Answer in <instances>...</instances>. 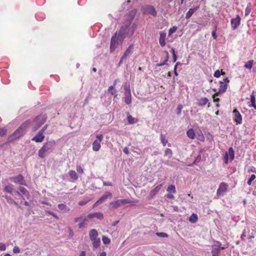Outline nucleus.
<instances>
[{
  "instance_id": "nucleus-59",
  "label": "nucleus",
  "mask_w": 256,
  "mask_h": 256,
  "mask_svg": "<svg viewBox=\"0 0 256 256\" xmlns=\"http://www.w3.org/2000/svg\"><path fill=\"white\" fill-rule=\"evenodd\" d=\"M96 138L98 139V141L100 142L104 138V136L102 134H98L96 136Z\"/></svg>"
},
{
  "instance_id": "nucleus-10",
  "label": "nucleus",
  "mask_w": 256,
  "mask_h": 256,
  "mask_svg": "<svg viewBox=\"0 0 256 256\" xmlns=\"http://www.w3.org/2000/svg\"><path fill=\"white\" fill-rule=\"evenodd\" d=\"M234 158V152L232 148H230L228 152H225V164L228 163V160L232 162Z\"/></svg>"
},
{
  "instance_id": "nucleus-37",
  "label": "nucleus",
  "mask_w": 256,
  "mask_h": 256,
  "mask_svg": "<svg viewBox=\"0 0 256 256\" xmlns=\"http://www.w3.org/2000/svg\"><path fill=\"white\" fill-rule=\"evenodd\" d=\"M160 139L161 142L162 144L164 146H165L168 142V140L166 139L165 136L162 134H160Z\"/></svg>"
},
{
  "instance_id": "nucleus-29",
  "label": "nucleus",
  "mask_w": 256,
  "mask_h": 256,
  "mask_svg": "<svg viewBox=\"0 0 256 256\" xmlns=\"http://www.w3.org/2000/svg\"><path fill=\"white\" fill-rule=\"evenodd\" d=\"M108 90L109 93L114 96V98H116L117 96V92L115 89V88H114V86H110Z\"/></svg>"
},
{
  "instance_id": "nucleus-44",
  "label": "nucleus",
  "mask_w": 256,
  "mask_h": 256,
  "mask_svg": "<svg viewBox=\"0 0 256 256\" xmlns=\"http://www.w3.org/2000/svg\"><path fill=\"white\" fill-rule=\"evenodd\" d=\"M250 104H256V98L254 96V92L252 91V94L250 96Z\"/></svg>"
},
{
  "instance_id": "nucleus-64",
  "label": "nucleus",
  "mask_w": 256,
  "mask_h": 256,
  "mask_svg": "<svg viewBox=\"0 0 256 256\" xmlns=\"http://www.w3.org/2000/svg\"><path fill=\"white\" fill-rule=\"evenodd\" d=\"M85 224H86L84 222H80L78 224V228L80 229V228H84L86 226Z\"/></svg>"
},
{
  "instance_id": "nucleus-21",
  "label": "nucleus",
  "mask_w": 256,
  "mask_h": 256,
  "mask_svg": "<svg viewBox=\"0 0 256 256\" xmlns=\"http://www.w3.org/2000/svg\"><path fill=\"white\" fill-rule=\"evenodd\" d=\"M162 186V184H160L158 186H156L152 190L150 193V196L151 198H152L160 190Z\"/></svg>"
},
{
  "instance_id": "nucleus-48",
  "label": "nucleus",
  "mask_w": 256,
  "mask_h": 256,
  "mask_svg": "<svg viewBox=\"0 0 256 256\" xmlns=\"http://www.w3.org/2000/svg\"><path fill=\"white\" fill-rule=\"evenodd\" d=\"M221 74H224V72H222V70H221V72L219 70H216L214 73V76L216 78H219Z\"/></svg>"
},
{
  "instance_id": "nucleus-62",
  "label": "nucleus",
  "mask_w": 256,
  "mask_h": 256,
  "mask_svg": "<svg viewBox=\"0 0 256 256\" xmlns=\"http://www.w3.org/2000/svg\"><path fill=\"white\" fill-rule=\"evenodd\" d=\"M82 216H80L78 217H76L74 218V222H82Z\"/></svg>"
},
{
  "instance_id": "nucleus-52",
  "label": "nucleus",
  "mask_w": 256,
  "mask_h": 256,
  "mask_svg": "<svg viewBox=\"0 0 256 256\" xmlns=\"http://www.w3.org/2000/svg\"><path fill=\"white\" fill-rule=\"evenodd\" d=\"M177 26H173L172 28H170L168 30V36H170L174 32L177 30Z\"/></svg>"
},
{
  "instance_id": "nucleus-16",
  "label": "nucleus",
  "mask_w": 256,
  "mask_h": 256,
  "mask_svg": "<svg viewBox=\"0 0 256 256\" xmlns=\"http://www.w3.org/2000/svg\"><path fill=\"white\" fill-rule=\"evenodd\" d=\"M146 11L148 14H151L154 16H156L157 12L156 8L151 5H148L146 6Z\"/></svg>"
},
{
  "instance_id": "nucleus-61",
  "label": "nucleus",
  "mask_w": 256,
  "mask_h": 256,
  "mask_svg": "<svg viewBox=\"0 0 256 256\" xmlns=\"http://www.w3.org/2000/svg\"><path fill=\"white\" fill-rule=\"evenodd\" d=\"M136 14V10H132L131 12H130L128 14L129 16H130L129 19L130 18H134Z\"/></svg>"
},
{
  "instance_id": "nucleus-57",
  "label": "nucleus",
  "mask_w": 256,
  "mask_h": 256,
  "mask_svg": "<svg viewBox=\"0 0 256 256\" xmlns=\"http://www.w3.org/2000/svg\"><path fill=\"white\" fill-rule=\"evenodd\" d=\"M183 106L182 104H179L178 106L176 108V114L179 115L181 114Z\"/></svg>"
},
{
  "instance_id": "nucleus-56",
  "label": "nucleus",
  "mask_w": 256,
  "mask_h": 256,
  "mask_svg": "<svg viewBox=\"0 0 256 256\" xmlns=\"http://www.w3.org/2000/svg\"><path fill=\"white\" fill-rule=\"evenodd\" d=\"M76 170L80 174H82L84 173V169L80 165L76 166Z\"/></svg>"
},
{
  "instance_id": "nucleus-5",
  "label": "nucleus",
  "mask_w": 256,
  "mask_h": 256,
  "mask_svg": "<svg viewBox=\"0 0 256 256\" xmlns=\"http://www.w3.org/2000/svg\"><path fill=\"white\" fill-rule=\"evenodd\" d=\"M46 122V118L42 116H37L34 121H32L34 122V124L32 126V130L33 131H36L39 128H40Z\"/></svg>"
},
{
  "instance_id": "nucleus-35",
  "label": "nucleus",
  "mask_w": 256,
  "mask_h": 256,
  "mask_svg": "<svg viewBox=\"0 0 256 256\" xmlns=\"http://www.w3.org/2000/svg\"><path fill=\"white\" fill-rule=\"evenodd\" d=\"M252 4L250 2L247 4V6L245 10V16H248L250 14V12L252 10Z\"/></svg>"
},
{
  "instance_id": "nucleus-51",
  "label": "nucleus",
  "mask_w": 256,
  "mask_h": 256,
  "mask_svg": "<svg viewBox=\"0 0 256 256\" xmlns=\"http://www.w3.org/2000/svg\"><path fill=\"white\" fill-rule=\"evenodd\" d=\"M7 129L5 128H0V136H3L6 134Z\"/></svg>"
},
{
  "instance_id": "nucleus-38",
  "label": "nucleus",
  "mask_w": 256,
  "mask_h": 256,
  "mask_svg": "<svg viewBox=\"0 0 256 256\" xmlns=\"http://www.w3.org/2000/svg\"><path fill=\"white\" fill-rule=\"evenodd\" d=\"M167 191L173 194L176 193L175 186L173 184L170 185L167 188Z\"/></svg>"
},
{
  "instance_id": "nucleus-13",
  "label": "nucleus",
  "mask_w": 256,
  "mask_h": 256,
  "mask_svg": "<svg viewBox=\"0 0 256 256\" xmlns=\"http://www.w3.org/2000/svg\"><path fill=\"white\" fill-rule=\"evenodd\" d=\"M88 219L90 220L96 218L98 220H102L104 218V214L101 212H96L88 214Z\"/></svg>"
},
{
  "instance_id": "nucleus-58",
  "label": "nucleus",
  "mask_w": 256,
  "mask_h": 256,
  "mask_svg": "<svg viewBox=\"0 0 256 256\" xmlns=\"http://www.w3.org/2000/svg\"><path fill=\"white\" fill-rule=\"evenodd\" d=\"M12 252L14 254H18V253H19L20 252V249L18 246H15L13 248Z\"/></svg>"
},
{
  "instance_id": "nucleus-15",
  "label": "nucleus",
  "mask_w": 256,
  "mask_h": 256,
  "mask_svg": "<svg viewBox=\"0 0 256 256\" xmlns=\"http://www.w3.org/2000/svg\"><path fill=\"white\" fill-rule=\"evenodd\" d=\"M166 33L164 31L160 32V38H159V43L161 46H164L166 43Z\"/></svg>"
},
{
  "instance_id": "nucleus-9",
  "label": "nucleus",
  "mask_w": 256,
  "mask_h": 256,
  "mask_svg": "<svg viewBox=\"0 0 256 256\" xmlns=\"http://www.w3.org/2000/svg\"><path fill=\"white\" fill-rule=\"evenodd\" d=\"M112 198V194L110 192H106L94 204V207L104 202L107 198Z\"/></svg>"
},
{
  "instance_id": "nucleus-50",
  "label": "nucleus",
  "mask_w": 256,
  "mask_h": 256,
  "mask_svg": "<svg viewBox=\"0 0 256 256\" xmlns=\"http://www.w3.org/2000/svg\"><path fill=\"white\" fill-rule=\"evenodd\" d=\"M46 212L50 215L53 216L56 220H58L59 216L54 212L50 210H46Z\"/></svg>"
},
{
  "instance_id": "nucleus-49",
  "label": "nucleus",
  "mask_w": 256,
  "mask_h": 256,
  "mask_svg": "<svg viewBox=\"0 0 256 256\" xmlns=\"http://www.w3.org/2000/svg\"><path fill=\"white\" fill-rule=\"evenodd\" d=\"M156 234L157 236L162 237V238H167L168 236V234L166 233L163 232H157Z\"/></svg>"
},
{
  "instance_id": "nucleus-12",
  "label": "nucleus",
  "mask_w": 256,
  "mask_h": 256,
  "mask_svg": "<svg viewBox=\"0 0 256 256\" xmlns=\"http://www.w3.org/2000/svg\"><path fill=\"white\" fill-rule=\"evenodd\" d=\"M90 238L92 241V242H94L97 241L100 238H98V232L97 230L96 229H92L90 230L89 232Z\"/></svg>"
},
{
  "instance_id": "nucleus-33",
  "label": "nucleus",
  "mask_w": 256,
  "mask_h": 256,
  "mask_svg": "<svg viewBox=\"0 0 256 256\" xmlns=\"http://www.w3.org/2000/svg\"><path fill=\"white\" fill-rule=\"evenodd\" d=\"M220 248L216 246L212 247V256H218Z\"/></svg>"
},
{
  "instance_id": "nucleus-25",
  "label": "nucleus",
  "mask_w": 256,
  "mask_h": 256,
  "mask_svg": "<svg viewBox=\"0 0 256 256\" xmlns=\"http://www.w3.org/2000/svg\"><path fill=\"white\" fill-rule=\"evenodd\" d=\"M70 178L72 179V181L77 180L78 178V175L74 170H70L68 172Z\"/></svg>"
},
{
  "instance_id": "nucleus-18",
  "label": "nucleus",
  "mask_w": 256,
  "mask_h": 256,
  "mask_svg": "<svg viewBox=\"0 0 256 256\" xmlns=\"http://www.w3.org/2000/svg\"><path fill=\"white\" fill-rule=\"evenodd\" d=\"M200 8V4L197 5L196 6H195L193 8H190L188 10V12H186V18L188 19L190 18L192 15L194 14V13L197 10Z\"/></svg>"
},
{
  "instance_id": "nucleus-8",
  "label": "nucleus",
  "mask_w": 256,
  "mask_h": 256,
  "mask_svg": "<svg viewBox=\"0 0 256 256\" xmlns=\"http://www.w3.org/2000/svg\"><path fill=\"white\" fill-rule=\"evenodd\" d=\"M12 182L16 184H19L22 186H26V180L24 177L21 174H19L12 178Z\"/></svg>"
},
{
  "instance_id": "nucleus-27",
  "label": "nucleus",
  "mask_w": 256,
  "mask_h": 256,
  "mask_svg": "<svg viewBox=\"0 0 256 256\" xmlns=\"http://www.w3.org/2000/svg\"><path fill=\"white\" fill-rule=\"evenodd\" d=\"M188 137L190 139H194L196 136V133L194 130L192 128H189L186 132Z\"/></svg>"
},
{
  "instance_id": "nucleus-54",
  "label": "nucleus",
  "mask_w": 256,
  "mask_h": 256,
  "mask_svg": "<svg viewBox=\"0 0 256 256\" xmlns=\"http://www.w3.org/2000/svg\"><path fill=\"white\" fill-rule=\"evenodd\" d=\"M205 135H206V140L209 142H212L213 140V136H212L210 133L208 132L207 134H206Z\"/></svg>"
},
{
  "instance_id": "nucleus-53",
  "label": "nucleus",
  "mask_w": 256,
  "mask_h": 256,
  "mask_svg": "<svg viewBox=\"0 0 256 256\" xmlns=\"http://www.w3.org/2000/svg\"><path fill=\"white\" fill-rule=\"evenodd\" d=\"M6 200V202L10 204H12L14 200L11 198L10 197L8 196H4Z\"/></svg>"
},
{
  "instance_id": "nucleus-22",
  "label": "nucleus",
  "mask_w": 256,
  "mask_h": 256,
  "mask_svg": "<svg viewBox=\"0 0 256 256\" xmlns=\"http://www.w3.org/2000/svg\"><path fill=\"white\" fill-rule=\"evenodd\" d=\"M92 200V198L85 196L81 200L78 202V204L80 206H84Z\"/></svg>"
},
{
  "instance_id": "nucleus-17",
  "label": "nucleus",
  "mask_w": 256,
  "mask_h": 256,
  "mask_svg": "<svg viewBox=\"0 0 256 256\" xmlns=\"http://www.w3.org/2000/svg\"><path fill=\"white\" fill-rule=\"evenodd\" d=\"M44 134L38 132V133L32 138V140L36 142H41L44 140Z\"/></svg>"
},
{
  "instance_id": "nucleus-42",
  "label": "nucleus",
  "mask_w": 256,
  "mask_h": 256,
  "mask_svg": "<svg viewBox=\"0 0 256 256\" xmlns=\"http://www.w3.org/2000/svg\"><path fill=\"white\" fill-rule=\"evenodd\" d=\"M4 190L5 192L12 194V184L8 186H6Z\"/></svg>"
},
{
  "instance_id": "nucleus-1",
  "label": "nucleus",
  "mask_w": 256,
  "mask_h": 256,
  "mask_svg": "<svg viewBox=\"0 0 256 256\" xmlns=\"http://www.w3.org/2000/svg\"><path fill=\"white\" fill-rule=\"evenodd\" d=\"M32 120H28L24 122L7 139V143H12L22 137L26 132L27 128L31 124Z\"/></svg>"
},
{
  "instance_id": "nucleus-26",
  "label": "nucleus",
  "mask_w": 256,
  "mask_h": 256,
  "mask_svg": "<svg viewBox=\"0 0 256 256\" xmlns=\"http://www.w3.org/2000/svg\"><path fill=\"white\" fill-rule=\"evenodd\" d=\"M100 142H98L97 140H94L92 143L93 150L94 152H98L100 150Z\"/></svg>"
},
{
  "instance_id": "nucleus-63",
  "label": "nucleus",
  "mask_w": 256,
  "mask_h": 256,
  "mask_svg": "<svg viewBox=\"0 0 256 256\" xmlns=\"http://www.w3.org/2000/svg\"><path fill=\"white\" fill-rule=\"evenodd\" d=\"M6 250V246L4 243H0V250L4 251Z\"/></svg>"
},
{
  "instance_id": "nucleus-46",
  "label": "nucleus",
  "mask_w": 256,
  "mask_h": 256,
  "mask_svg": "<svg viewBox=\"0 0 256 256\" xmlns=\"http://www.w3.org/2000/svg\"><path fill=\"white\" fill-rule=\"evenodd\" d=\"M256 176L254 174L251 175L247 182V184L248 186H250L252 184V182L256 178Z\"/></svg>"
},
{
  "instance_id": "nucleus-36",
  "label": "nucleus",
  "mask_w": 256,
  "mask_h": 256,
  "mask_svg": "<svg viewBox=\"0 0 256 256\" xmlns=\"http://www.w3.org/2000/svg\"><path fill=\"white\" fill-rule=\"evenodd\" d=\"M198 220V216L195 214H192L190 217L189 220L192 222L195 223Z\"/></svg>"
},
{
  "instance_id": "nucleus-41",
  "label": "nucleus",
  "mask_w": 256,
  "mask_h": 256,
  "mask_svg": "<svg viewBox=\"0 0 256 256\" xmlns=\"http://www.w3.org/2000/svg\"><path fill=\"white\" fill-rule=\"evenodd\" d=\"M102 241L105 244H108L110 242V240L108 237L103 236L102 237Z\"/></svg>"
},
{
  "instance_id": "nucleus-19",
  "label": "nucleus",
  "mask_w": 256,
  "mask_h": 256,
  "mask_svg": "<svg viewBox=\"0 0 256 256\" xmlns=\"http://www.w3.org/2000/svg\"><path fill=\"white\" fill-rule=\"evenodd\" d=\"M134 50V45L130 44V45L128 48H126L124 52V53L123 58H126L130 55L132 52Z\"/></svg>"
},
{
  "instance_id": "nucleus-2",
  "label": "nucleus",
  "mask_w": 256,
  "mask_h": 256,
  "mask_svg": "<svg viewBox=\"0 0 256 256\" xmlns=\"http://www.w3.org/2000/svg\"><path fill=\"white\" fill-rule=\"evenodd\" d=\"M56 143L54 140H48L44 142L38 151V156L41 158H44L54 150Z\"/></svg>"
},
{
  "instance_id": "nucleus-47",
  "label": "nucleus",
  "mask_w": 256,
  "mask_h": 256,
  "mask_svg": "<svg viewBox=\"0 0 256 256\" xmlns=\"http://www.w3.org/2000/svg\"><path fill=\"white\" fill-rule=\"evenodd\" d=\"M68 238L69 239H70L73 237V236L74 235V233L73 230L72 229V228L70 227L68 228Z\"/></svg>"
},
{
  "instance_id": "nucleus-34",
  "label": "nucleus",
  "mask_w": 256,
  "mask_h": 256,
  "mask_svg": "<svg viewBox=\"0 0 256 256\" xmlns=\"http://www.w3.org/2000/svg\"><path fill=\"white\" fill-rule=\"evenodd\" d=\"M220 86L218 88V92L215 94L214 96H217L218 94H221L224 92V82H220Z\"/></svg>"
},
{
  "instance_id": "nucleus-32",
  "label": "nucleus",
  "mask_w": 256,
  "mask_h": 256,
  "mask_svg": "<svg viewBox=\"0 0 256 256\" xmlns=\"http://www.w3.org/2000/svg\"><path fill=\"white\" fill-rule=\"evenodd\" d=\"M128 122L130 124H136L138 122V120L137 118H133L131 115L130 114H128Z\"/></svg>"
},
{
  "instance_id": "nucleus-4",
  "label": "nucleus",
  "mask_w": 256,
  "mask_h": 256,
  "mask_svg": "<svg viewBox=\"0 0 256 256\" xmlns=\"http://www.w3.org/2000/svg\"><path fill=\"white\" fill-rule=\"evenodd\" d=\"M124 100L126 104H130L132 103V94L130 84L128 82L124 83Z\"/></svg>"
},
{
  "instance_id": "nucleus-6",
  "label": "nucleus",
  "mask_w": 256,
  "mask_h": 256,
  "mask_svg": "<svg viewBox=\"0 0 256 256\" xmlns=\"http://www.w3.org/2000/svg\"><path fill=\"white\" fill-rule=\"evenodd\" d=\"M131 202L128 199H120L118 200L115 202H111L110 204V207L111 209H116L118 207L125 205L126 204H130Z\"/></svg>"
},
{
  "instance_id": "nucleus-45",
  "label": "nucleus",
  "mask_w": 256,
  "mask_h": 256,
  "mask_svg": "<svg viewBox=\"0 0 256 256\" xmlns=\"http://www.w3.org/2000/svg\"><path fill=\"white\" fill-rule=\"evenodd\" d=\"M100 244V240H98L97 241L92 242V246L94 248H98Z\"/></svg>"
},
{
  "instance_id": "nucleus-40",
  "label": "nucleus",
  "mask_w": 256,
  "mask_h": 256,
  "mask_svg": "<svg viewBox=\"0 0 256 256\" xmlns=\"http://www.w3.org/2000/svg\"><path fill=\"white\" fill-rule=\"evenodd\" d=\"M36 18L38 20L41 21L44 19L45 16L43 14H36Z\"/></svg>"
},
{
  "instance_id": "nucleus-24",
  "label": "nucleus",
  "mask_w": 256,
  "mask_h": 256,
  "mask_svg": "<svg viewBox=\"0 0 256 256\" xmlns=\"http://www.w3.org/2000/svg\"><path fill=\"white\" fill-rule=\"evenodd\" d=\"M217 196H222L224 194V182H222L220 184V187L217 190Z\"/></svg>"
},
{
  "instance_id": "nucleus-43",
  "label": "nucleus",
  "mask_w": 256,
  "mask_h": 256,
  "mask_svg": "<svg viewBox=\"0 0 256 256\" xmlns=\"http://www.w3.org/2000/svg\"><path fill=\"white\" fill-rule=\"evenodd\" d=\"M253 64V60H250L248 61L246 64L244 65V68H248V69H251L252 66Z\"/></svg>"
},
{
  "instance_id": "nucleus-14",
  "label": "nucleus",
  "mask_w": 256,
  "mask_h": 256,
  "mask_svg": "<svg viewBox=\"0 0 256 256\" xmlns=\"http://www.w3.org/2000/svg\"><path fill=\"white\" fill-rule=\"evenodd\" d=\"M240 18L238 16H237L236 18L231 20V25L233 30H236L240 24Z\"/></svg>"
},
{
  "instance_id": "nucleus-60",
  "label": "nucleus",
  "mask_w": 256,
  "mask_h": 256,
  "mask_svg": "<svg viewBox=\"0 0 256 256\" xmlns=\"http://www.w3.org/2000/svg\"><path fill=\"white\" fill-rule=\"evenodd\" d=\"M58 207L60 210H64L66 208V205L64 204H58Z\"/></svg>"
},
{
  "instance_id": "nucleus-55",
  "label": "nucleus",
  "mask_w": 256,
  "mask_h": 256,
  "mask_svg": "<svg viewBox=\"0 0 256 256\" xmlns=\"http://www.w3.org/2000/svg\"><path fill=\"white\" fill-rule=\"evenodd\" d=\"M197 138L202 142L204 141V137L201 130H200V134H198Z\"/></svg>"
},
{
  "instance_id": "nucleus-39",
  "label": "nucleus",
  "mask_w": 256,
  "mask_h": 256,
  "mask_svg": "<svg viewBox=\"0 0 256 256\" xmlns=\"http://www.w3.org/2000/svg\"><path fill=\"white\" fill-rule=\"evenodd\" d=\"M164 155L168 156V158H171L172 156V152L171 149L167 148L164 152Z\"/></svg>"
},
{
  "instance_id": "nucleus-30",
  "label": "nucleus",
  "mask_w": 256,
  "mask_h": 256,
  "mask_svg": "<svg viewBox=\"0 0 256 256\" xmlns=\"http://www.w3.org/2000/svg\"><path fill=\"white\" fill-rule=\"evenodd\" d=\"M138 26L136 24L133 23L132 24L131 26H130V36H132L134 32L137 29Z\"/></svg>"
},
{
  "instance_id": "nucleus-28",
  "label": "nucleus",
  "mask_w": 256,
  "mask_h": 256,
  "mask_svg": "<svg viewBox=\"0 0 256 256\" xmlns=\"http://www.w3.org/2000/svg\"><path fill=\"white\" fill-rule=\"evenodd\" d=\"M208 100L206 98H203L198 100V102L197 103L198 106H205L208 102Z\"/></svg>"
},
{
  "instance_id": "nucleus-31",
  "label": "nucleus",
  "mask_w": 256,
  "mask_h": 256,
  "mask_svg": "<svg viewBox=\"0 0 256 256\" xmlns=\"http://www.w3.org/2000/svg\"><path fill=\"white\" fill-rule=\"evenodd\" d=\"M202 160V156L200 154H199L195 158L194 162L188 165V166H193L194 165L197 164L198 163L200 162Z\"/></svg>"
},
{
  "instance_id": "nucleus-7",
  "label": "nucleus",
  "mask_w": 256,
  "mask_h": 256,
  "mask_svg": "<svg viewBox=\"0 0 256 256\" xmlns=\"http://www.w3.org/2000/svg\"><path fill=\"white\" fill-rule=\"evenodd\" d=\"M118 40H120L121 39H118L117 33L116 32L112 37L110 40V52H113L118 46Z\"/></svg>"
},
{
  "instance_id": "nucleus-3",
  "label": "nucleus",
  "mask_w": 256,
  "mask_h": 256,
  "mask_svg": "<svg viewBox=\"0 0 256 256\" xmlns=\"http://www.w3.org/2000/svg\"><path fill=\"white\" fill-rule=\"evenodd\" d=\"M132 21L133 18H130L126 20L120 27L118 31V38H120L121 42H122L126 36H130V26H131Z\"/></svg>"
},
{
  "instance_id": "nucleus-20",
  "label": "nucleus",
  "mask_w": 256,
  "mask_h": 256,
  "mask_svg": "<svg viewBox=\"0 0 256 256\" xmlns=\"http://www.w3.org/2000/svg\"><path fill=\"white\" fill-rule=\"evenodd\" d=\"M19 192L24 195L28 200H29L30 198V195L29 192L24 187L20 186L19 188Z\"/></svg>"
},
{
  "instance_id": "nucleus-11",
  "label": "nucleus",
  "mask_w": 256,
  "mask_h": 256,
  "mask_svg": "<svg viewBox=\"0 0 256 256\" xmlns=\"http://www.w3.org/2000/svg\"><path fill=\"white\" fill-rule=\"evenodd\" d=\"M233 114L234 116V120L236 124L238 125L241 124L242 122V116L238 110L234 109L233 110Z\"/></svg>"
},
{
  "instance_id": "nucleus-23",
  "label": "nucleus",
  "mask_w": 256,
  "mask_h": 256,
  "mask_svg": "<svg viewBox=\"0 0 256 256\" xmlns=\"http://www.w3.org/2000/svg\"><path fill=\"white\" fill-rule=\"evenodd\" d=\"M164 53L166 55V58L165 60H164V62H162L156 64V66L160 67V66H163L164 65H166L168 66H169L168 64L167 63V62L169 59L168 52L167 50H164Z\"/></svg>"
}]
</instances>
